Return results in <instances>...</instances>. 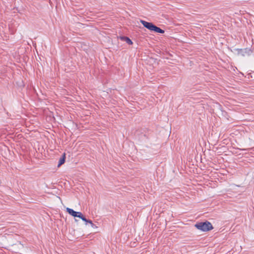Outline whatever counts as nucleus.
<instances>
[{
    "mask_svg": "<svg viewBox=\"0 0 254 254\" xmlns=\"http://www.w3.org/2000/svg\"><path fill=\"white\" fill-rule=\"evenodd\" d=\"M140 22L146 28L150 31H153L157 33H164V31L160 28L156 26L153 23L141 20Z\"/></svg>",
    "mask_w": 254,
    "mask_h": 254,
    "instance_id": "1",
    "label": "nucleus"
},
{
    "mask_svg": "<svg viewBox=\"0 0 254 254\" xmlns=\"http://www.w3.org/2000/svg\"><path fill=\"white\" fill-rule=\"evenodd\" d=\"M66 211L69 214L72 216L74 217H78L81 219L84 217L83 214L80 212H76L73 210V209L67 207L66 208Z\"/></svg>",
    "mask_w": 254,
    "mask_h": 254,
    "instance_id": "2",
    "label": "nucleus"
},
{
    "mask_svg": "<svg viewBox=\"0 0 254 254\" xmlns=\"http://www.w3.org/2000/svg\"><path fill=\"white\" fill-rule=\"evenodd\" d=\"M194 226L198 230L205 232L206 231V222H199L196 223Z\"/></svg>",
    "mask_w": 254,
    "mask_h": 254,
    "instance_id": "3",
    "label": "nucleus"
},
{
    "mask_svg": "<svg viewBox=\"0 0 254 254\" xmlns=\"http://www.w3.org/2000/svg\"><path fill=\"white\" fill-rule=\"evenodd\" d=\"M235 50L238 51V55H241L242 56H245L246 55H249L251 52V50L248 49H236Z\"/></svg>",
    "mask_w": 254,
    "mask_h": 254,
    "instance_id": "4",
    "label": "nucleus"
},
{
    "mask_svg": "<svg viewBox=\"0 0 254 254\" xmlns=\"http://www.w3.org/2000/svg\"><path fill=\"white\" fill-rule=\"evenodd\" d=\"M65 159V154L64 153L63 155V157L59 160V164L58 165V167H59L60 166H61L62 164H63L64 163Z\"/></svg>",
    "mask_w": 254,
    "mask_h": 254,
    "instance_id": "5",
    "label": "nucleus"
},
{
    "mask_svg": "<svg viewBox=\"0 0 254 254\" xmlns=\"http://www.w3.org/2000/svg\"><path fill=\"white\" fill-rule=\"evenodd\" d=\"M121 39L122 40H125L127 43H128L129 45H132V42L131 41V40L127 37H121Z\"/></svg>",
    "mask_w": 254,
    "mask_h": 254,
    "instance_id": "6",
    "label": "nucleus"
},
{
    "mask_svg": "<svg viewBox=\"0 0 254 254\" xmlns=\"http://www.w3.org/2000/svg\"><path fill=\"white\" fill-rule=\"evenodd\" d=\"M213 227L211 223L208 221H207V231H209L211 230H212Z\"/></svg>",
    "mask_w": 254,
    "mask_h": 254,
    "instance_id": "7",
    "label": "nucleus"
},
{
    "mask_svg": "<svg viewBox=\"0 0 254 254\" xmlns=\"http://www.w3.org/2000/svg\"><path fill=\"white\" fill-rule=\"evenodd\" d=\"M81 220L85 222V225H87V223H89V222L91 221V220L87 219L84 216L82 218Z\"/></svg>",
    "mask_w": 254,
    "mask_h": 254,
    "instance_id": "8",
    "label": "nucleus"
},
{
    "mask_svg": "<svg viewBox=\"0 0 254 254\" xmlns=\"http://www.w3.org/2000/svg\"><path fill=\"white\" fill-rule=\"evenodd\" d=\"M89 224H90L91 227L92 228H93V229H94V228H97V227L95 224H94L93 223V222H92V221H91L90 222H89Z\"/></svg>",
    "mask_w": 254,
    "mask_h": 254,
    "instance_id": "9",
    "label": "nucleus"
},
{
    "mask_svg": "<svg viewBox=\"0 0 254 254\" xmlns=\"http://www.w3.org/2000/svg\"><path fill=\"white\" fill-rule=\"evenodd\" d=\"M209 185H211V183L210 182V181L207 179V186L208 187Z\"/></svg>",
    "mask_w": 254,
    "mask_h": 254,
    "instance_id": "10",
    "label": "nucleus"
}]
</instances>
